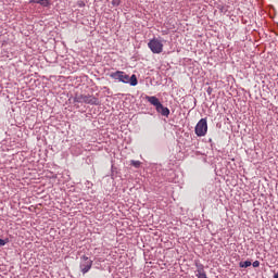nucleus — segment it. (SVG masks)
I'll list each match as a JSON object with an SVG mask.
<instances>
[{
	"label": "nucleus",
	"instance_id": "obj_1",
	"mask_svg": "<svg viewBox=\"0 0 278 278\" xmlns=\"http://www.w3.org/2000/svg\"><path fill=\"white\" fill-rule=\"evenodd\" d=\"M112 79H116L117 81H122V84H130L131 86H138V78L136 74H132L131 77L127 75L123 71H116L110 74Z\"/></svg>",
	"mask_w": 278,
	"mask_h": 278
},
{
	"label": "nucleus",
	"instance_id": "obj_2",
	"mask_svg": "<svg viewBox=\"0 0 278 278\" xmlns=\"http://www.w3.org/2000/svg\"><path fill=\"white\" fill-rule=\"evenodd\" d=\"M146 100L150 102L151 105H153L156 110V112L161 116H165L168 118L170 116V110L164 105H162V102H160V99L155 96H146Z\"/></svg>",
	"mask_w": 278,
	"mask_h": 278
},
{
	"label": "nucleus",
	"instance_id": "obj_3",
	"mask_svg": "<svg viewBox=\"0 0 278 278\" xmlns=\"http://www.w3.org/2000/svg\"><path fill=\"white\" fill-rule=\"evenodd\" d=\"M75 103H87L89 105H99V99L93 96L76 94L74 98Z\"/></svg>",
	"mask_w": 278,
	"mask_h": 278
},
{
	"label": "nucleus",
	"instance_id": "obj_4",
	"mask_svg": "<svg viewBox=\"0 0 278 278\" xmlns=\"http://www.w3.org/2000/svg\"><path fill=\"white\" fill-rule=\"evenodd\" d=\"M148 47L152 53L160 54L162 51H164V43H162V40L157 38H153L148 42Z\"/></svg>",
	"mask_w": 278,
	"mask_h": 278
},
{
	"label": "nucleus",
	"instance_id": "obj_5",
	"mask_svg": "<svg viewBox=\"0 0 278 278\" xmlns=\"http://www.w3.org/2000/svg\"><path fill=\"white\" fill-rule=\"evenodd\" d=\"M207 134V119L201 118L195 125V135L199 138H203Z\"/></svg>",
	"mask_w": 278,
	"mask_h": 278
},
{
	"label": "nucleus",
	"instance_id": "obj_6",
	"mask_svg": "<svg viewBox=\"0 0 278 278\" xmlns=\"http://www.w3.org/2000/svg\"><path fill=\"white\" fill-rule=\"evenodd\" d=\"M79 268H80V271L83 273V275H86V273H89L90 268H92V260H90L86 255L81 256Z\"/></svg>",
	"mask_w": 278,
	"mask_h": 278
},
{
	"label": "nucleus",
	"instance_id": "obj_7",
	"mask_svg": "<svg viewBox=\"0 0 278 278\" xmlns=\"http://www.w3.org/2000/svg\"><path fill=\"white\" fill-rule=\"evenodd\" d=\"M197 270H195V277L198 278H207V274H205V268L203 264L197 263Z\"/></svg>",
	"mask_w": 278,
	"mask_h": 278
},
{
	"label": "nucleus",
	"instance_id": "obj_8",
	"mask_svg": "<svg viewBox=\"0 0 278 278\" xmlns=\"http://www.w3.org/2000/svg\"><path fill=\"white\" fill-rule=\"evenodd\" d=\"M29 3H38L43 8H49V5H51V2H49V0H30Z\"/></svg>",
	"mask_w": 278,
	"mask_h": 278
},
{
	"label": "nucleus",
	"instance_id": "obj_9",
	"mask_svg": "<svg viewBox=\"0 0 278 278\" xmlns=\"http://www.w3.org/2000/svg\"><path fill=\"white\" fill-rule=\"evenodd\" d=\"M251 261H245V262H240L239 266L240 268H249V266H251Z\"/></svg>",
	"mask_w": 278,
	"mask_h": 278
},
{
	"label": "nucleus",
	"instance_id": "obj_10",
	"mask_svg": "<svg viewBox=\"0 0 278 278\" xmlns=\"http://www.w3.org/2000/svg\"><path fill=\"white\" fill-rule=\"evenodd\" d=\"M142 163L140 161H130V165L134 166L135 168H140V165Z\"/></svg>",
	"mask_w": 278,
	"mask_h": 278
},
{
	"label": "nucleus",
	"instance_id": "obj_11",
	"mask_svg": "<svg viewBox=\"0 0 278 278\" xmlns=\"http://www.w3.org/2000/svg\"><path fill=\"white\" fill-rule=\"evenodd\" d=\"M112 5L114 7L121 5V0H112Z\"/></svg>",
	"mask_w": 278,
	"mask_h": 278
},
{
	"label": "nucleus",
	"instance_id": "obj_12",
	"mask_svg": "<svg viewBox=\"0 0 278 278\" xmlns=\"http://www.w3.org/2000/svg\"><path fill=\"white\" fill-rule=\"evenodd\" d=\"M253 268H260V261H254L252 263Z\"/></svg>",
	"mask_w": 278,
	"mask_h": 278
},
{
	"label": "nucleus",
	"instance_id": "obj_13",
	"mask_svg": "<svg viewBox=\"0 0 278 278\" xmlns=\"http://www.w3.org/2000/svg\"><path fill=\"white\" fill-rule=\"evenodd\" d=\"M8 244V241L0 239V247H5Z\"/></svg>",
	"mask_w": 278,
	"mask_h": 278
},
{
	"label": "nucleus",
	"instance_id": "obj_14",
	"mask_svg": "<svg viewBox=\"0 0 278 278\" xmlns=\"http://www.w3.org/2000/svg\"><path fill=\"white\" fill-rule=\"evenodd\" d=\"M274 278H278V273L274 275Z\"/></svg>",
	"mask_w": 278,
	"mask_h": 278
}]
</instances>
